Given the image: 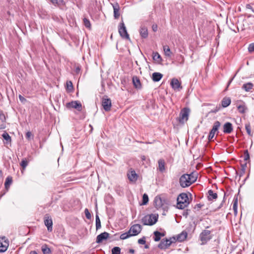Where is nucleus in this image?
Segmentation results:
<instances>
[{"instance_id": "nucleus-3", "label": "nucleus", "mask_w": 254, "mask_h": 254, "mask_svg": "<svg viewBox=\"0 0 254 254\" xmlns=\"http://www.w3.org/2000/svg\"><path fill=\"white\" fill-rule=\"evenodd\" d=\"M158 215L157 214H151L146 215L141 219V223L144 225L152 226L155 224L158 221Z\"/></svg>"}, {"instance_id": "nucleus-32", "label": "nucleus", "mask_w": 254, "mask_h": 254, "mask_svg": "<svg viewBox=\"0 0 254 254\" xmlns=\"http://www.w3.org/2000/svg\"><path fill=\"white\" fill-rule=\"evenodd\" d=\"M95 221H96V229L97 230L100 229L101 227V221L99 218V217L97 214H96L95 217Z\"/></svg>"}, {"instance_id": "nucleus-45", "label": "nucleus", "mask_w": 254, "mask_h": 254, "mask_svg": "<svg viewBox=\"0 0 254 254\" xmlns=\"http://www.w3.org/2000/svg\"><path fill=\"white\" fill-rule=\"evenodd\" d=\"M248 51L250 53L254 52V43H251L249 45L248 47Z\"/></svg>"}, {"instance_id": "nucleus-18", "label": "nucleus", "mask_w": 254, "mask_h": 254, "mask_svg": "<svg viewBox=\"0 0 254 254\" xmlns=\"http://www.w3.org/2000/svg\"><path fill=\"white\" fill-rule=\"evenodd\" d=\"M171 86L174 90L178 89L179 88H182L181 83L178 79L174 78L171 82Z\"/></svg>"}, {"instance_id": "nucleus-62", "label": "nucleus", "mask_w": 254, "mask_h": 254, "mask_svg": "<svg viewBox=\"0 0 254 254\" xmlns=\"http://www.w3.org/2000/svg\"><path fill=\"white\" fill-rule=\"evenodd\" d=\"M6 126L4 124L2 123L0 124V129H4Z\"/></svg>"}, {"instance_id": "nucleus-22", "label": "nucleus", "mask_w": 254, "mask_h": 254, "mask_svg": "<svg viewBox=\"0 0 254 254\" xmlns=\"http://www.w3.org/2000/svg\"><path fill=\"white\" fill-rule=\"evenodd\" d=\"M188 236V233L186 231H183L182 233L177 235V241L182 242L185 241Z\"/></svg>"}, {"instance_id": "nucleus-49", "label": "nucleus", "mask_w": 254, "mask_h": 254, "mask_svg": "<svg viewBox=\"0 0 254 254\" xmlns=\"http://www.w3.org/2000/svg\"><path fill=\"white\" fill-rule=\"evenodd\" d=\"M168 240L169 241V244H170L171 245L172 243H175L176 241H177V236L172 237Z\"/></svg>"}, {"instance_id": "nucleus-7", "label": "nucleus", "mask_w": 254, "mask_h": 254, "mask_svg": "<svg viewBox=\"0 0 254 254\" xmlns=\"http://www.w3.org/2000/svg\"><path fill=\"white\" fill-rule=\"evenodd\" d=\"M190 176L188 175V174H185L181 176L179 179V183L182 188H187L191 185L190 178Z\"/></svg>"}, {"instance_id": "nucleus-15", "label": "nucleus", "mask_w": 254, "mask_h": 254, "mask_svg": "<svg viewBox=\"0 0 254 254\" xmlns=\"http://www.w3.org/2000/svg\"><path fill=\"white\" fill-rule=\"evenodd\" d=\"M171 245L168 239H163L158 244V247L162 250L166 249Z\"/></svg>"}, {"instance_id": "nucleus-23", "label": "nucleus", "mask_w": 254, "mask_h": 254, "mask_svg": "<svg viewBox=\"0 0 254 254\" xmlns=\"http://www.w3.org/2000/svg\"><path fill=\"white\" fill-rule=\"evenodd\" d=\"M163 77V74L160 72H154L152 74V79L154 82H158Z\"/></svg>"}, {"instance_id": "nucleus-6", "label": "nucleus", "mask_w": 254, "mask_h": 254, "mask_svg": "<svg viewBox=\"0 0 254 254\" xmlns=\"http://www.w3.org/2000/svg\"><path fill=\"white\" fill-rule=\"evenodd\" d=\"M118 29L119 33L120 34V36L123 39H126L130 41V39L129 38V34L127 32L126 26L123 21L119 24Z\"/></svg>"}, {"instance_id": "nucleus-31", "label": "nucleus", "mask_w": 254, "mask_h": 254, "mask_svg": "<svg viewBox=\"0 0 254 254\" xmlns=\"http://www.w3.org/2000/svg\"><path fill=\"white\" fill-rule=\"evenodd\" d=\"M237 205H238V198L237 197H235L234 199L233 205V209L234 210V214L236 215L237 214Z\"/></svg>"}, {"instance_id": "nucleus-64", "label": "nucleus", "mask_w": 254, "mask_h": 254, "mask_svg": "<svg viewBox=\"0 0 254 254\" xmlns=\"http://www.w3.org/2000/svg\"><path fill=\"white\" fill-rule=\"evenodd\" d=\"M30 254H38L35 251H32L30 253Z\"/></svg>"}, {"instance_id": "nucleus-38", "label": "nucleus", "mask_w": 254, "mask_h": 254, "mask_svg": "<svg viewBox=\"0 0 254 254\" xmlns=\"http://www.w3.org/2000/svg\"><path fill=\"white\" fill-rule=\"evenodd\" d=\"M121 249L118 247H115L112 249V254H120Z\"/></svg>"}, {"instance_id": "nucleus-13", "label": "nucleus", "mask_w": 254, "mask_h": 254, "mask_svg": "<svg viewBox=\"0 0 254 254\" xmlns=\"http://www.w3.org/2000/svg\"><path fill=\"white\" fill-rule=\"evenodd\" d=\"M127 178L130 182H135L138 178V175L134 170L131 169L127 173Z\"/></svg>"}, {"instance_id": "nucleus-36", "label": "nucleus", "mask_w": 254, "mask_h": 254, "mask_svg": "<svg viewBox=\"0 0 254 254\" xmlns=\"http://www.w3.org/2000/svg\"><path fill=\"white\" fill-rule=\"evenodd\" d=\"M2 136L7 142H10L11 141V137L5 131L2 134Z\"/></svg>"}, {"instance_id": "nucleus-53", "label": "nucleus", "mask_w": 254, "mask_h": 254, "mask_svg": "<svg viewBox=\"0 0 254 254\" xmlns=\"http://www.w3.org/2000/svg\"><path fill=\"white\" fill-rule=\"evenodd\" d=\"M247 163L241 164V169H242V171H243V173H245V171H246V169L247 168Z\"/></svg>"}, {"instance_id": "nucleus-19", "label": "nucleus", "mask_w": 254, "mask_h": 254, "mask_svg": "<svg viewBox=\"0 0 254 254\" xmlns=\"http://www.w3.org/2000/svg\"><path fill=\"white\" fill-rule=\"evenodd\" d=\"M114 9V16L115 19H118L120 17V14L119 12L120 6L118 3L112 4Z\"/></svg>"}, {"instance_id": "nucleus-12", "label": "nucleus", "mask_w": 254, "mask_h": 254, "mask_svg": "<svg viewBox=\"0 0 254 254\" xmlns=\"http://www.w3.org/2000/svg\"><path fill=\"white\" fill-rule=\"evenodd\" d=\"M142 230V227L140 224H134L130 228V231L132 232L134 236L137 235Z\"/></svg>"}, {"instance_id": "nucleus-16", "label": "nucleus", "mask_w": 254, "mask_h": 254, "mask_svg": "<svg viewBox=\"0 0 254 254\" xmlns=\"http://www.w3.org/2000/svg\"><path fill=\"white\" fill-rule=\"evenodd\" d=\"M139 34L141 37L143 39L147 38L148 36L147 28L144 25H141L139 29Z\"/></svg>"}, {"instance_id": "nucleus-41", "label": "nucleus", "mask_w": 254, "mask_h": 254, "mask_svg": "<svg viewBox=\"0 0 254 254\" xmlns=\"http://www.w3.org/2000/svg\"><path fill=\"white\" fill-rule=\"evenodd\" d=\"M244 160L248 161L250 160V154L248 150H245L244 153Z\"/></svg>"}, {"instance_id": "nucleus-5", "label": "nucleus", "mask_w": 254, "mask_h": 254, "mask_svg": "<svg viewBox=\"0 0 254 254\" xmlns=\"http://www.w3.org/2000/svg\"><path fill=\"white\" fill-rule=\"evenodd\" d=\"M199 240L202 242V244H206L212 238L211 231L208 230H204L199 235Z\"/></svg>"}, {"instance_id": "nucleus-40", "label": "nucleus", "mask_w": 254, "mask_h": 254, "mask_svg": "<svg viewBox=\"0 0 254 254\" xmlns=\"http://www.w3.org/2000/svg\"><path fill=\"white\" fill-rule=\"evenodd\" d=\"M66 84L67 89L69 91H71L73 89V84L71 81H67L66 82Z\"/></svg>"}, {"instance_id": "nucleus-2", "label": "nucleus", "mask_w": 254, "mask_h": 254, "mask_svg": "<svg viewBox=\"0 0 254 254\" xmlns=\"http://www.w3.org/2000/svg\"><path fill=\"white\" fill-rule=\"evenodd\" d=\"M154 205L157 209L162 208L164 211H167L169 204L168 201L165 198H162L159 196H156L154 199Z\"/></svg>"}, {"instance_id": "nucleus-26", "label": "nucleus", "mask_w": 254, "mask_h": 254, "mask_svg": "<svg viewBox=\"0 0 254 254\" xmlns=\"http://www.w3.org/2000/svg\"><path fill=\"white\" fill-rule=\"evenodd\" d=\"M208 200H212L213 199H215L217 198V194L213 192V191L211 190H210L208 191Z\"/></svg>"}, {"instance_id": "nucleus-51", "label": "nucleus", "mask_w": 254, "mask_h": 254, "mask_svg": "<svg viewBox=\"0 0 254 254\" xmlns=\"http://www.w3.org/2000/svg\"><path fill=\"white\" fill-rule=\"evenodd\" d=\"M138 244H141V245H144L146 243V241H145V237H143V238H141V239H139L138 240Z\"/></svg>"}, {"instance_id": "nucleus-33", "label": "nucleus", "mask_w": 254, "mask_h": 254, "mask_svg": "<svg viewBox=\"0 0 254 254\" xmlns=\"http://www.w3.org/2000/svg\"><path fill=\"white\" fill-rule=\"evenodd\" d=\"M153 59L155 61L161 62V57L158 52H153Z\"/></svg>"}, {"instance_id": "nucleus-11", "label": "nucleus", "mask_w": 254, "mask_h": 254, "mask_svg": "<svg viewBox=\"0 0 254 254\" xmlns=\"http://www.w3.org/2000/svg\"><path fill=\"white\" fill-rule=\"evenodd\" d=\"M44 224L47 227L48 231L52 232L53 230V220L48 214L44 216Z\"/></svg>"}, {"instance_id": "nucleus-37", "label": "nucleus", "mask_w": 254, "mask_h": 254, "mask_svg": "<svg viewBox=\"0 0 254 254\" xmlns=\"http://www.w3.org/2000/svg\"><path fill=\"white\" fill-rule=\"evenodd\" d=\"M245 128H246L247 133L250 136H252L253 133L251 131V125H250V123H248L245 125Z\"/></svg>"}, {"instance_id": "nucleus-61", "label": "nucleus", "mask_w": 254, "mask_h": 254, "mask_svg": "<svg viewBox=\"0 0 254 254\" xmlns=\"http://www.w3.org/2000/svg\"><path fill=\"white\" fill-rule=\"evenodd\" d=\"M246 8L247 9H251L254 12V10L253 9L252 6L250 4H247L246 5Z\"/></svg>"}, {"instance_id": "nucleus-50", "label": "nucleus", "mask_w": 254, "mask_h": 254, "mask_svg": "<svg viewBox=\"0 0 254 254\" xmlns=\"http://www.w3.org/2000/svg\"><path fill=\"white\" fill-rule=\"evenodd\" d=\"M7 246H5L1 244L0 246V253H3L7 250Z\"/></svg>"}, {"instance_id": "nucleus-63", "label": "nucleus", "mask_w": 254, "mask_h": 254, "mask_svg": "<svg viewBox=\"0 0 254 254\" xmlns=\"http://www.w3.org/2000/svg\"><path fill=\"white\" fill-rule=\"evenodd\" d=\"M131 232H132L130 231V229L127 232H126L127 234H128L129 235V238L131 236H134L133 235H132V233H131Z\"/></svg>"}, {"instance_id": "nucleus-10", "label": "nucleus", "mask_w": 254, "mask_h": 254, "mask_svg": "<svg viewBox=\"0 0 254 254\" xmlns=\"http://www.w3.org/2000/svg\"><path fill=\"white\" fill-rule=\"evenodd\" d=\"M66 106L67 108H74L81 111L82 110V104L78 101H72L66 104Z\"/></svg>"}, {"instance_id": "nucleus-14", "label": "nucleus", "mask_w": 254, "mask_h": 254, "mask_svg": "<svg viewBox=\"0 0 254 254\" xmlns=\"http://www.w3.org/2000/svg\"><path fill=\"white\" fill-rule=\"evenodd\" d=\"M109 236V234L106 232L101 233L98 235L96 238V243L100 244L103 242V241L107 240Z\"/></svg>"}, {"instance_id": "nucleus-1", "label": "nucleus", "mask_w": 254, "mask_h": 254, "mask_svg": "<svg viewBox=\"0 0 254 254\" xmlns=\"http://www.w3.org/2000/svg\"><path fill=\"white\" fill-rule=\"evenodd\" d=\"M177 208L179 209H183L187 207L190 202L187 193H182L177 197Z\"/></svg>"}, {"instance_id": "nucleus-28", "label": "nucleus", "mask_w": 254, "mask_h": 254, "mask_svg": "<svg viewBox=\"0 0 254 254\" xmlns=\"http://www.w3.org/2000/svg\"><path fill=\"white\" fill-rule=\"evenodd\" d=\"M238 110L240 113L244 114L247 110L248 108L245 105V103L242 105H239L237 106Z\"/></svg>"}, {"instance_id": "nucleus-8", "label": "nucleus", "mask_w": 254, "mask_h": 254, "mask_svg": "<svg viewBox=\"0 0 254 254\" xmlns=\"http://www.w3.org/2000/svg\"><path fill=\"white\" fill-rule=\"evenodd\" d=\"M102 105L105 111L108 112L111 110L112 102L111 99L108 98L107 96H104L103 97L102 100Z\"/></svg>"}, {"instance_id": "nucleus-43", "label": "nucleus", "mask_w": 254, "mask_h": 254, "mask_svg": "<svg viewBox=\"0 0 254 254\" xmlns=\"http://www.w3.org/2000/svg\"><path fill=\"white\" fill-rule=\"evenodd\" d=\"M20 165L23 169H25L28 165V161L26 159H23L20 163Z\"/></svg>"}, {"instance_id": "nucleus-34", "label": "nucleus", "mask_w": 254, "mask_h": 254, "mask_svg": "<svg viewBox=\"0 0 254 254\" xmlns=\"http://www.w3.org/2000/svg\"><path fill=\"white\" fill-rule=\"evenodd\" d=\"M42 251L43 254H50L51 253L50 249L48 248L46 245L42 246Z\"/></svg>"}, {"instance_id": "nucleus-47", "label": "nucleus", "mask_w": 254, "mask_h": 254, "mask_svg": "<svg viewBox=\"0 0 254 254\" xmlns=\"http://www.w3.org/2000/svg\"><path fill=\"white\" fill-rule=\"evenodd\" d=\"M221 109V106L220 105H219V106H216L214 109L211 110L210 112L213 113H216L217 112H218Z\"/></svg>"}, {"instance_id": "nucleus-4", "label": "nucleus", "mask_w": 254, "mask_h": 254, "mask_svg": "<svg viewBox=\"0 0 254 254\" xmlns=\"http://www.w3.org/2000/svg\"><path fill=\"white\" fill-rule=\"evenodd\" d=\"M190 109L188 107L183 108L180 113L179 117L177 120L180 124H184L189 119V116L190 113Z\"/></svg>"}, {"instance_id": "nucleus-25", "label": "nucleus", "mask_w": 254, "mask_h": 254, "mask_svg": "<svg viewBox=\"0 0 254 254\" xmlns=\"http://www.w3.org/2000/svg\"><path fill=\"white\" fill-rule=\"evenodd\" d=\"M254 84L252 82H248L243 85L242 88L246 92L250 91L254 87Z\"/></svg>"}, {"instance_id": "nucleus-30", "label": "nucleus", "mask_w": 254, "mask_h": 254, "mask_svg": "<svg viewBox=\"0 0 254 254\" xmlns=\"http://www.w3.org/2000/svg\"><path fill=\"white\" fill-rule=\"evenodd\" d=\"M163 50L166 56H171L172 52H171L170 49L168 45H165L163 46Z\"/></svg>"}, {"instance_id": "nucleus-55", "label": "nucleus", "mask_w": 254, "mask_h": 254, "mask_svg": "<svg viewBox=\"0 0 254 254\" xmlns=\"http://www.w3.org/2000/svg\"><path fill=\"white\" fill-rule=\"evenodd\" d=\"M18 97H19V100L22 103H24L26 101V99L24 97H23L21 95H19Z\"/></svg>"}, {"instance_id": "nucleus-29", "label": "nucleus", "mask_w": 254, "mask_h": 254, "mask_svg": "<svg viewBox=\"0 0 254 254\" xmlns=\"http://www.w3.org/2000/svg\"><path fill=\"white\" fill-rule=\"evenodd\" d=\"M154 237L153 239L155 242H158L161 240V232L156 231L154 232Z\"/></svg>"}, {"instance_id": "nucleus-58", "label": "nucleus", "mask_w": 254, "mask_h": 254, "mask_svg": "<svg viewBox=\"0 0 254 254\" xmlns=\"http://www.w3.org/2000/svg\"><path fill=\"white\" fill-rule=\"evenodd\" d=\"M80 69H81L80 67L79 66H78L76 67V68L75 69V72H76V74H78L80 71Z\"/></svg>"}, {"instance_id": "nucleus-48", "label": "nucleus", "mask_w": 254, "mask_h": 254, "mask_svg": "<svg viewBox=\"0 0 254 254\" xmlns=\"http://www.w3.org/2000/svg\"><path fill=\"white\" fill-rule=\"evenodd\" d=\"M120 239L122 240H125L129 238V235L127 234L126 233H124L120 235Z\"/></svg>"}, {"instance_id": "nucleus-59", "label": "nucleus", "mask_w": 254, "mask_h": 254, "mask_svg": "<svg viewBox=\"0 0 254 254\" xmlns=\"http://www.w3.org/2000/svg\"><path fill=\"white\" fill-rule=\"evenodd\" d=\"M189 210H186V211H185L183 213V215L184 216H185L186 217H187V216L189 214Z\"/></svg>"}, {"instance_id": "nucleus-27", "label": "nucleus", "mask_w": 254, "mask_h": 254, "mask_svg": "<svg viewBox=\"0 0 254 254\" xmlns=\"http://www.w3.org/2000/svg\"><path fill=\"white\" fill-rule=\"evenodd\" d=\"M12 182V178L11 176H8L6 179L4 183V186L5 189L8 190L9 189V188L10 187V185L11 184Z\"/></svg>"}, {"instance_id": "nucleus-52", "label": "nucleus", "mask_w": 254, "mask_h": 254, "mask_svg": "<svg viewBox=\"0 0 254 254\" xmlns=\"http://www.w3.org/2000/svg\"><path fill=\"white\" fill-rule=\"evenodd\" d=\"M225 193H224V197H223V199L222 200V201L221 202V203L220 204L219 206L217 207V208L216 209V210H219L221 208H222L223 206V204H224V203L225 202Z\"/></svg>"}, {"instance_id": "nucleus-46", "label": "nucleus", "mask_w": 254, "mask_h": 254, "mask_svg": "<svg viewBox=\"0 0 254 254\" xmlns=\"http://www.w3.org/2000/svg\"><path fill=\"white\" fill-rule=\"evenodd\" d=\"M0 120L3 123L5 122L6 120L5 116L2 111L0 112Z\"/></svg>"}, {"instance_id": "nucleus-42", "label": "nucleus", "mask_w": 254, "mask_h": 254, "mask_svg": "<svg viewBox=\"0 0 254 254\" xmlns=\"http://www.w3.org/2000/svg\"><path fill=\"white\" fill-rule=\"evenodd\" d=\"M188 175H190V182L191 183V184L196 181V177L194 176V174L193 173H191L190 174H188Z\"/></svg>"}, {"instance_id": "nucleus-56", "label": "nucleus", "mask_w": 254, "mask_h": 254, "mask_svg": "<svg viewBox=\"0 0 254 254\" xmlns=\"http://www.w3.org/2000/svg\"><path fill=\"white\" fill-rule=\"evenodd\" d=\"M152 29L154 32L157 31V29H158L157 25L156 24H153L152 26Z\"/></svg>"}, {"instance_id": "nucleus-20", "label": "nucleus", "mask_w": 254, "mask_h": 254, "mask_svg": "<svg viewBox=\"0 0 254 254\" xmlns=\"http://www.w3.org/2000/svg\"><path fill=\"white\" fill-rule=\"evenodd\" d=\"M231 103V100L230 97H225L221 101V108H226L229 106Z\"/></svg>"}, {"instance_id": "nucleus-17", "label": "nucleus", "mask_w": 254, "mask_h": 254, "mask_svg": "<svg viewBox=\"0 0 254 254\" xmlns=\"http://www.w3.org/2000/svg\"><path fill=\"white\" fill-rule=\"evenodd\" d=\"M232 124L230 122L226 123L223 126V132L229 134L233 131Z\"/></svg>"}, {"instance_id": "nucleus-9", "label": "nucleus", "mask_w": 254, "mask_h": 254, "mask_svg": "<svg viewBox=\"0 0 254 254\" xmlns=\"http://www.w3.org/2000/svg\"><path fill=\"white\" fill-rule=\"evenodd\" d=\"M220 125L221 124L219 121H217L214 122L213 127L210 130L208 137V139L209 141H211L216 132L217 133L219 132L218 130L219 127H220Z\"/></svg>"}, {"instance_id": "nucleus-24", "label": "nucleus", "mask_w": 254, "mask_h": 254, "mask_svg": "<svg viewBox=\"0 0 254 254\" xmlns=\"http://www.w3.org/2000/svg\"><path fill=\"white\" fill-rule=\"evenodd\" d=\"M158 169L160 172H163L165 170V162L164 159H160L158 161Z\"/></svg>"}, {"instance_id": "nucleus-39", "label": "nucleus", "mask_w": 254, "mask_h": 254, "mask_svg": "<svg viewBox=\"0 0 254 254\" xmlns=\"http://www.w3.org/2000/svg\"><path fill=\"white\" fill-rule=\"evenodd\" d=\"M83 23L84 26L88 28H91V24L89 20L86 18H83Z\"/></svg>"}, {"instance_id": "nucleus-35", "label": "nucleus", "mask_w": 254, "mask_h": 254, "mask_svg": "<svg viewBox=\"0 0 254 254\" xmlns=\"http://www.w3.org/2000/svg\"><path fill=\"white\" fill-rule=\"evenodd\" d=\"M149 201L148 196L146 193H144L142 196V205H146Z\"/></svg>"}, {"instance_id": "nucleus-54", "label": "nucleus", "mask_w": 254, "mask_h": 254, "mask_svg": "<svg viewBox=\"0 0 254 254\" xmlns=\"http://www.w3.org/2000/svg\"><path fill=\"white\" fill-rule=\"evenodd\" d=\"M31 136H32V134L30 131H27L26 133L25 136L27 139L29 140L30 139Z\"/></svg>"}, {"instance_id": "nucleus-21", "label": "nucleus", "mask_w": 254, "mask_h": 254, "mask_svg": "<svg viewBox=\"0 0 254 254\" xmlns=\"http://www.w3.org/2000/svg\"><path fill=\"white\" fill-rule=\"evenodd\" d=\"M132 83L134 87L136 89H140L141 88V84L138 77L134 76L132 77Z\"/></svg>"}, {"instance_id": "nucleus-57", "label": "nucleus", "mask_w": 254, "mask_h": 254, "mask_svg": "<svg viewBox=\"0 0 254 254\" xmlns=\"http://www.w3.org/2000/svg\"><path fill=\"white\" fill-rule=\"evenodd\" d=\"M202 206H203V205H202L200 203L196 204L194 207V208L197 209V210H199L201 208V207Z\"/></svg>"}, {"instance_id": "nucleus-60", "label": "nucleus", "mask_w": 254, "mask_h": 254, "mask_svg": "<svg viewBox=\"0 0 254 254\" xmlns=\"http://www.w3.org/2000/svg\"><path fill=\"white\" fill-rule=\"evenodd\" d=\"M2 240H4V243L7 244V246L8 245V240L5 239L4 236L1 238Z\"/></svg>"}, {"instance_id": "nucleus-44", "label": "nucleus", "mask_w": 254, "mask_h": 254, "mask_svg": "<svg viewBox=\"0 0 254 254\" xmlns=\"http://www.w3.org/2000/svg\"><path fill=\"white\" fill-rule=\"evenodd\" d=\"M84 213H85V216L87 219H91V217H92L91 214L87 208L85 209Z\"/></svg>"}]
</instances>
